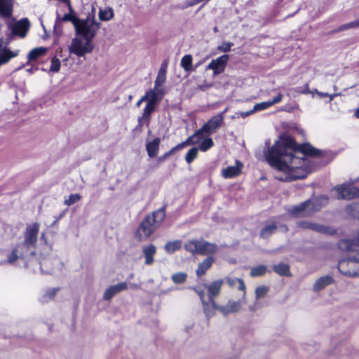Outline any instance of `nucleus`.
<instances>
[{"instance_id": "nucleus-1", "label": "nucleus", "mask_w": 359, "mask_h": 359, "mask_svg": "<svg viewBox=\"0 0 359 359\" xmlns=\"http://www.w3.org/2000/svg\"><path fill=\"white\" fill-rule=\"evenodd\" d=\"M320 151L306 143L295 146L292 140L280 139L265 153L269 165L282 172L276 178L280 181L302 179L312 171L309 158L320 156Z\"/></svg>"}, {"instance_id": "nucleus-2", "label": "nucleus", "mask_w": 359, "mask_h": 359, "mask_svg": "<svg viewBox=\"0 0 359 359\" xmlns=\"http://www.w3.org/2000/svg\"><path fill=\"white\" fill-rule=\"evenodd\" d=\"M339 248L345 251H359V231L353 238L344 239L339 242ZM339 271L346 276H359V253L357 256L339 261Z\"/></svg>"}, {"instance_id": "nucleus-3", "label": "nucleus", "mask_w": 359, "mask_h": 359, "mask_svg": "<svg viewBox=\"0 0 359 359\" xmlns=\"http://www.w3.org/2000/svg\"><path fill=\"white\" fill-rule=\"evenodd\" d=\"M328 201L326 196L313 198L291 207L288 212L293 217H308L320 210Z\"/></svg>"}, {"instance_id": "nucleus-4", "label": "nucleus", "mask_w": 359, "mask_h": 359, "mask_svg": "<svg viewBox=\"0 0 359 359\" xmlns=\"http://www.w3.org/2000/svg\"><path fill=\"white\" fill-rule=\"evenodd\" d=\"M165 217L163 209H159L148 215L139 226L136 236L140 241L147 239L152 233L161 225Z\"/></svg>"}, {"instance_id": "nucleus-5", "label": "nucleus", "mask_w": 359, "mask_h": 359, "mask_svg": "<svg viewBox=\"0 0 359 359\" xmlns=\"http://www.w3.org/2000/svg\"><path fill=\"white\" fill-rule=\"evenodd\" d=\"M100 27V23L95 20V15L89 14L85 19L79 18L75 32L77 36L93 40Z\"/></svg>"}, {"instance_id": "nucleus-6", "label": "nucleus", "mask_w": 359, "mask_h": 359, "mask_svg": "<svg viewBox=\"0 0 359 359\" xmlns=\"http://www.w3.org/2000/svg\"><path fill=\"white\" fill-rule=\"evenodd\" d=\"M184 249L193 255H206L214 254L217 251V246L215 243L204 240H190L185 243Z\"/></svg>"}, {"instance_id": "nucleus-7", "label": "nucleus", "mask_w": 359, "mask_h": 359, "mask_svg": "<svg viewBox=\"0 0 359 359\" xmlns=\"http://www.w3.org/2000/svg\"><path fill=\"white\" fill-rule=\"evenodd\" d=\"M91 39L82 37L72 39L71 45L69 46V51L78 57H83L86 54L93 51V46Z\"/></svg>"}, {"instance_id": "nucleus-8", "label": "nucleus", "mask_w": 359, "mask_h": 359, "mask_svg": "<svg viewBox=\"0 0 359 359\" xmlns=\"http://www.w3.org/2000/svg\"><path fill=\"white\" fill-rule=\"evenodd\" d=\"M226 111L225 109L224 111L220 114L212 116L207 123H205L201 128L198 130L200 131L201 135L203 136V134H206L208 135H212L215 133L222 126L224 122V114Z\"/></svg>"}, {"instance_id": "nucleus-9", "label": "nucleus", "mask_w": 359, "mask_h": 359, "mask_svg": "<svg viewBox=\"0 0 359 359\" xmlns=\"http://www.w3.org/2000/svg\"><path fill=\"white\" fill-rule=\"evenodd\" d=\"M30 22L26 18L20 19L18 21H9L8 22V29L14 36H18L24 38L30 27Z\"/></svg>"}, {"instance_id": "nucleus-10", "label": "nucleus", "mask_w": 359, "mask_h": 359, "mask_svg": "<svg viewBox=\"0 0 359 359\" xmlns=\"http://www.w3.org/2000/svg\"><path fill=\"white\" fill-rule=\"evenodd\" d=\"M337 199H351L359 197V189L344 184L334 188Z\"/></svg>"}, {"instance_id": "nucleus-11", "label": "nucleus", "mask_w": 359, "mask_h": 359, "mask_svg": "<svg viewBox=\"0 0 359 359\" xmlns=\"http://www.w3.org/2000/svg\"><path fill=\"white\" fill-rule=\"evenodd\" d=\"M296 226L300 229H310L318 233L332 235L336 231L329 226H326L320 224L314 223L309 221H298Z\"/></svg>"}, {"instance_id": "nucleus-12", "label": "nucleus", "mask_w": 359, "mask_h": 359, "mask_svg": "<svg viewBox=\"0 0 359 359\" xmlns=\"http://www.w3.org/2000/svg\"><path fill=\"white\" fill-rule=\"evenodd\" d=\"M166 81V65L163 64L158 72L157 76L154 81V90L160 97L163 98L165 94L164 83Z\"/></svg>"}, {"instance_id": "nucleus-13", "label": "nucleus", "mask_w": 359, "mask_h": 359, "mask_svg": "<svg viewBox=\"0 0 359 359\" xmlns=\"http://www.w3.org/2000/svg\"><path fill=\"white\" fill-rule=\"evenodd\" d=\"M39 226L40 225L37 222L27 226L25 231L24 245H31L33 247L35 245L37 241Z\"/></svg>"}, {"instance_id": "nucleus-14", "label": "nucleus", "mask_w": 359, "mask_h": 359, "mask_svg": "<svg viewBox=\"0 0 359 359\" xmlns=\"http://www.w3.org/2000/svg\"><path fill=\"white\" fill-rule=\"evenodd\" d=\"M229 58V56L228 55H223L217 59L212 60L206 67V70H212L214 75L222 73L225 69Z\"/></svg>"}, {"instance_id": "nucleus-15", "label": "nucleus", "mask_w": 359, "mask_h": 359, "mask_svg": "<svg viewBox=\"0 0 359 359\" xmlns=\"http://www.w3.org/2000/svg\"><path fill=\"white\" fill-rule=\"evenodd\" d=\"M67 5L69 8V13L65 14L63 16H60L57 13L55 20V25H59L63 22H71L75 28L79 18L75 15V12L73 8L72 7L71 3L68 2L67 3Z\"/></svg>"}, {"instance_id": "nucleus-16", "label": "nucleus", "mask_w": 359, "mask_h": 359, "mask_svg": "<svg viewBox=\"0 0 359 359\" xmlns=\"http://www.w3.org/2000/svg\"><path fill=\"white\" fill-rule=\"evenodd\" d=\"M245 301L242 298L241 300L238 301H229L227 304L224 306H219L218 308V311L222 313L224 316H227L228 314L236 313L239 311L242 307V303Z\"/></svg>"}, {"instance_id": "nucleus-17", "label": "nucleus", "mask_w": 359, "mask_h": 359, "mask_svg": "<svg viewBox=\"0 0 359 359\" xmlns=\"http://www.w3.org/2000/svg\"><path fill=\"white\" fill-rule=\"evenodd\" d=\"M128 289V284L126 282H121L116 285H111L104 292L103 299L107 301L111 300L114 296L122 291Z\"/></svg>"}, {"instance_id": "nucleus-18", "label": "nucleus", "mask_w": 359, "mask_h": 359, "mask_svg": "<svg viewBox=\"0 0 359 359\" xmlns=\"http://www.w3.org/2000/svg\"><path fill=\"white\" fill-rule=\"evenodd\" d=\"M223 283L224 280L219 279L214 280L209 284L205 285V287L208 290V299L215 300V298L220 294Z\"/></svg>"}, {"instance_id": "nucleus-19", "label": "nucleus", "mask_w": 359, "mask_h": 359, "mask_svg": "<svg viewBox=\"0 0 359 359\" xmlns=\"http://www.w3.org/2000/svg\"><path fill=\"white\" fill-rule=\"evenodd\" d=\"M243 164L238 161L235 165L228 166L222 171V175L224 178H233L238 176L241 172Z\"/></svg>"}, {"instance_id": "nucleus-20", "label": "nucleus", "mask_w": 359, "mask_h": 359, "mask_svg": "<svg viewBox=\"0 0 359 359\" xmlns=\"http://www.w3.org/2000/svg\"><path fill=\"white\" fill-rule=\"evenodd\" d=\"M161 100H154L153 101H149L147 102L145 107L144 108L142 116L138 118L139 123L143 120H146L147 122L149 121L151 113L155 110L158 103Z\"/></svg>"}, {"instance_id": "nucleus-21", "label": "nucleus", "mask_w": 359, "mask_h": 359, "mask_svg": "<svg viewBox=\"0 0 359 359\" xmlns=\"http://www.w3.org/2000/svg\"><path fill=\"white\" fill-rule=\"evenodd\" d=\"M18 55V53L13 52L6 46H4L2 40L0 39V62L1 66L7 63L11 58Z\"/></svg>"}, {"instance_id": "nucleus-22", "label": "nucleus", "mask_w": 359, "mask_h": 359, "mask_svg": "<svg viewBox=\"0 0 359 359\" xmlns=\"http://www.w3.org/2000/svg\"><path fill=\"white\" fill-rule=\"evenodd\" d=\"M14 0H0V15L10 18L13 15Z\"/></svg>"}, {"instance_id": "nucleus-23", "label": "nucleus", "mask_w": 359, "mask_h": 359, "mask_svg": "<svg viewBox=\"0 0 359 359\" xmlns=\"http://www.w3.org/2000/svg\"><path fill=\"white\" fill-rule=\"evenodd\" d=\"M142 252L145 257L144 264L151 265L154 262V256L156 252V247L153 244L144 245L142 248Z\"/></svg>"}, {"instance_id": "nucleus-24", "label": "nucleus", "mask_w": 359, "mask_h": 359, "mask_svg": "<svg viewBox=\"0 0 359 359\" xmlns=\"http://www.w3.org/2000/svg\"><path fill=\"white\" fill-rule=\"evenodd\" d=\"M215 259L210 256L206 257L203 262L198 264V268L196 271L197 276L201 277L203 276L207 271L212 266Z\"/></svg>"}, {"instance_id": "nucleus-25", "label": "nucleus", "mask_w": 359, "mask_h": 359, "mask_svg": "<svg viewBox=\"0 0 359 359\" xmlns=\"http://www.w3.org/2000/svg\"><path fill=\"white\" fill-rule=\"evenodd\" d=\"M203 311L207 318H210L215 315V311L218 310V306L214 299H208V302H203Z\"/></svg>"}, {"instance_id": "nucleus-26", "label": "nucleus", "mask_w": 359, "mask_h": 359, "mask_svg": "<svg viewBox=\"0 0 359 359\" xmlns=\"http://www.w3.org/2000/svg\"><path fill=\"white\" fill-rule=\"evenodd\" d=\"M226 281L231 287H237L238 289L243 292V299H245V285L242 279L232 277H226Z\"/></svg>"}, {"instance_id": "nucleus-27", "label": "nucleus", "mask_w": 359, "mask_h": 359, "mask_svg": "<svg viewBox=\"0 0 359 359\" xmlns=\"http://www.w3.org/2000/svg\"><path fill=\"white\" fill-rule=\"evenodd\" d=\"M160 143L159 137H156L154 140L147 142L146 149L149 157L154 158L157 156Z\"/></svg>"}, {"instance_id": "nucleus-28", "label": "nucleus", "mask_w": 359, "mask_h": 359, "mask_svg": "<svg viewBox=\"0 0 359 359\" xmlns=\"http://www.w3.org/2000/svg\"><path fill=\"white\" fill-rule=\"evenodd\" d=\"M333 278L330 276H325L318 278L314 283L313 289L314 291H319L325 288L326 286L332 284Z\"/></svg>"}, {"instance_id": "nucleus-29", "label": "nucleus", "mask_w": 359, "mask_h": 359, "mask_svg": "<svg viewBox=\"0 0 359 359\" xmlns=\"http://www.w3.org/2000/svg\"><path fill=\"white\" fill-rule=\"evenodd\" d=\"M47 51V48L43 47H38L32 49L27 55L28 62L36 60L39 57L43 55Z\"/></svg>"}, {"instance_id": "nucleus-30", "label": "nucleus", "mask_w": 359, "mask_h": 359, "mask_svg": "<svg viewBox=\"0 0 359 359\" xmlns=\"http://www.w3.org/2000/svg\"><path fill=\"white\" fill-rule=\"evenodd\" d=\"M98 17L100 20L109 21L114 17V10L111 7L100 8L99 10Z\"/></svg>"}, {"instance_id": "nucleus-31", "label": "nucleus", "mask_w": 359, "mask_h": 359, "mask_svg": "<svg viewBox=\"0 0 359 359\" xmlns=\"http://www.w3.org/2000/svg\"><path fill=\"white\" fill-rule=\"evenodd\" d=\"M182 247V241L176 240L173 241H169L165 243L164 249L167 253L172 254L175 251L180 250Z\"/></svg>"}, {"instance_id": "nucleus-32", "label": "nucleus", "mask_w": 359, "mask_h": 359, "mask_svg": "<svg viewBox=\"0 0 359 359\" xmlns=\"http://www.w3.org/2000/svg\"><path fill=\"white\" fill-rule=\"evenodd\" d=\"M273 271L280 276H290V267L286 264H278L274 265L273 267Z\"/></svg>"}, {"instance_id": "nucleus-33", "label": "nucleus", "mask_w": 359, "mask_h": 359, "mask_svg": "<svg viewBox=\"0 0 359 359\" xmlns=\"http://www.w3.org/2000/svg\"><path fill=\"white\" fill-rule=\"evenodd\" d=\"M58 290V287L50 288L47 290L45 292V293L41 296L40 301L43 303H46L49 302L50 300L53 299L55 297Z\"/></svg>"}, {"instance_id": "nucleus-34", "label": "nucleus", "mask_w": 359, "mask_h": 359, "mask_svg": "<svg viewBox=\"0 0 359 359\" xmlns=\"http://www.w3.org/2000/svg\"><path fill=\"white\" fill-rule=\"evenodd\" d=\"M203 138V136L201 135L200 131L196 130L192 135L189 137L184 142L187 146L191 144H197Z\"/></svg>"}, {"instance_id": "nucleus-35", "label": "nucleus", "mask_w": 359, "mask_h": 359, "mask_svg": "<svg viewBox=\"0 0 359 359\" xmlns=\"http://www.w3.org/2000/svg\"><path fill=\"white\" fill-rule=\"evenodd\" d=\"M181 66L186 72L192 70V57L191 55H186L182 58Z\"/></svg>"}, {"instance_id": "nucleus-36", "label": "nucleus", "mask_w": 359, "mask_h": 359, "mask_svg": "<svg viewBox=\"0 0 359 359\" xmlns=\"http://www.w3.org/2000/svg\"><path fill=\"white\" fill-rule=\"evenodd\" d=\"M267 271V266L265 265H259L254 267L250 271V276L252 277L262 276L266 273Z\"/></svg>"}, {"instance_id": "nucleus-37", "label": "nucleus", "mask_w": 359, "mask_h": 359, "mask_svg": "<svg viewBox=\"0 0 359 359\" xmlns=\"http://www.w3.org/2000/svg\"><path fill=\"white\" fill-rule=\"evenodd\" d=\"M276 229L277 226L273 224L266 225L261 231L260 236L264 238H266L272 233H273L276 231Z\"/></svg>"}, {"instance_id": "nucleus-38", "label": "nucleus", "mask_w": 359, "mask_h": 359, "mask_svg": "<svg viewBox=\"0 0 359 359\" xmlns=\"http://www.w3.org/2000/svg\"><path fill=\"white\" fill-rule=\"evenodd\" d=\"M142 102L153 101L154 100H162L154 90L151 89L149 90L144 96L140 99Z\"/></svg>"}, {"instance_id": "nucleus-39", "label": "nucleus", "mask_w": 359, "mask_h": 359, "mask_svg": "<svg viewBox=\"0 0 359 359\" xmlns=\"http://www.w3.org/2000/svg\"><path fill=\"white\" fill-rule=\"evenodd\" d=\"M201 141V143L199 146L198 149H200L202 151H208L214 144L213 140L210 137L205 138L203 137V138Z\"/></svg>"}, {"instance_id": "nucleus-40", "label": "nucleus", "mask_w": 359, "mask_h": 359, "mask_svg": "<svg viewBox=\"0 0 359 359\" xmlns=\"http://www.w3.org/2000/svg\"><path fill=\"white\" fill-rule=\"evenodd\" d=\"M198 152V148L193 147L189 150L185 156V160L187 163L190 164L197 157Z\"/></svg>"}, {"instance_id": "nucleus-41", "label": "nucleus", "mask_w": 359, "mask_h": 359, "mask_svg": "<svg viewBox=\"0 0 359 359\" xmlns=\"http://www.w3.org/2000/svg\"><path fill=\"white\" fill-rule=\"evenodd\" d=\"M187 278V275L183 272L176 273L172 275V280L177 284L183 283Z\"/></svg>"}, {"instance_id": "nucleus-42", "label": "nucleus", "mask_w": 359, "mask_h": 359, "mask_svg": "<svg viewBox=\"0 0 359 359\" xmlns=\"http://www.w3.org/2000/svg\"><path fill=\"white\" fill-rule=\"evenodd\" d=\"M269 288L267 286L262 285L255 289V297L257 299L264 297L269 292Z\"/></svg>"}, {"instance_id": "nucleus-43", "label": "nucleus", "mask_w": 359, "mask_h": 359, "mask_svg": "<svg viewBox=\"0 0 359 359\" xmlns=\"http://www.w3.org/2000/svg\"><path fill=\"white\" fill-rule=\"evenodd\" d=\"M81 198L80 194H74L69 196L65 200V204L66 205L70 206L73 205L74 203L78 202Z\"/></svg>"}, {"instance_id": "nucleus-44", "label": "nucleus", "mask_w": 359, "mask_h": 359, "mask_svg": "<svg viewBox=\"0 0 359 359\" xmlns=\"http://www.w3.org/2000/svg\"><path fill=\"white\" fill-rule=\"evenodd\" d=\"M32 247V246L31 245H24V241H23L21 243L18 244L15 247V249H18V251L20 255L22 256L25 254H26Z\"/></svg>"}, {"instance_id": "nucleus-45", "label": "nucleus", "mask_w": 359, "mask_h": 359, "mask_svg": "<svg viewBox=\"0 0 359 359\" xmlns=\"http://www.w3.org/2000/svg\"><path fill=\"white\" fill-rule=\"evenodd\" d=\"M60 68V61L57 57H54L51 60L50 71L53 72H57Z\"/></svg>"}, {"instance_id": "nucleus-46", "label": "nucleus", "mask_w": 359, "mask_h": 359, "mask_svg": "<svg viewBox=\"0 0 359 359\" xmlns=\"http://www.w3.org/2000/svg\"><path fill=\"white\" fill-rule=\"evenodd\" d=\"M270 107H271V104L269 102V101H266V102H262L256 104L253 108H254V111H255V112H256V111L266 109Z\"/></svg>"}, {"instance_id": "nucleus-47", "label": "nucleus", "mask_w": 359, "mask_h": 359, "mask_svg": "<svg viewBox=\"0 0 359 359\" xmlns=\"http://www.w3.org/2000/svg\"><path fill=\"white\" fill-rule=\"evenodd\" d=\"M359 27V18L354 21L343 25L340 27V30L347 29H353Z\"/></svg>"}, {"instance_id": "nucleus-48", "label": "nucleus", "mask_w": 359, "mask_h": 359, "mask_svg": "<svg viewBox=\"0 0 359 359\" xmlns=\"http://www.w3.org/2000/svg\"><path fill=\"white\" fill-rule=\"evenodd\" d=\"M233 46V43L231 42H223V43H222L221 45L218 46L217 50L221 52L226 53V52L230 51V50Z\"/></svg>"}, {"instance_id": "nucleus-49", "label": "nucleus", "mask_w": 359, "mask_h": 359, "mask_svg": "<svg viewBox=\"0 0 359 359\" xmlns=\"http://www.w3.org/2000/svg\"><path fill=\"white\" fill-rule=\"evenodd\" d=\"M18 249H13L12 252L8 256V262L11 264L16 261L19 257L18 255Z\"/></svg>"}, {"instance_id": "nucleus-50", "label": "nucleus", "mask_w": 359, "mask_h": 359, "mask_svg": "<svg viewBox=\"0 0 359 359\" xmlns=\"http://www.w3.org/2000/svg\"><path fill=\"white\" fill-rule=\"evenodd\" d=\"M283 97V95L281 93H279L277 96L274 97L272 100H269V102L271 103V106L279 103L281 102Z\"/></svg>"}, {"instance_id": "nucleus-51", "label": "nucleus", "mask_w": 359, "mask_h": 359, "mask_svg": "<svg viewBox=\"0 0 359 359\" xmlns=\"http://www.w3.org/2000/svg\"><path fill=\"white\" fill-rule=\"evenodd\" d=\"M296 91L302 94H308L310 93L309 85L306 84L303 88H299Z\"/></svg>"}, {"instance_id": "nucleus-52", "label": "nucleus", "mask_w": 359, "mask_h": 359, "mask_svg": "<svg viewBox=\"0 0 359 359\" xmlns=\"http://www.w3.org/2000/svg\"><path fill=\"white\" fill-rule=\"evenodd\" d=\"M195 291L196 292L198 295L200 297L201 302L203 303V302H205L204 300V295H205L204 291L203 290H198V289H195Z\"/></svg>"}, {"instance_id": "nucleus-53", "label": "nucleus", "mask_w": 359, "mask_h": 359, "mask_svg": "<svg viewBox=\"0 0 359 359\" xmlns=\"http://www.w3.org/2000/svg\"><path fill=\"white\" fill-rule=\"evenodd\" d=\"M255 112V111H254V108H252V109H251L250 111H245V112H241V116L243 117V118H245L246 116H248L252 114Z\"/></svg>"}, {"instance_id": "nucleus-54", "label": "nucleus", "mask_w": 359, "mask_h": 359, "mask_svg": "<svg viewBox=\"0 0 359 359\" xmlns=\"http://www.w3.org/2000/svg\"><path fill=\"white\" fill-rule=\"evenodd\" d=\"M211 86V84H204L202 86H198V88L201 90H205Z\"/></svg>"}, {"instance_id": "nucleus-55", "label": "nucleus", "mask_w": 359, "mask_h": 359, "mask_svg": "<svg viewBox=\"0 0 359 359\" xmlns=\"http://www.w3.org/2000/svg\"><path fill=\"white\" fill-rule=\"evenodd\" d=\"M199 3H200V1H199L198 0H191V1L188 3V4H187V7L193 6H194V5H196V4H199Z\"/></svg>"}, {"instance_id": "nucleus-56", "label": "nucleus", "mask_w": 359, "mask_h": 359, "mask_svg": "<svg viewBox=\"0 0 359 359\" xmlns=\"http://www.w3.org/2000/svg\"><path fill=\"white\" fill-rule=\"evenodd\" d=\"M177 151V149H175V147H174L173 148H172L168 152L166 153V155H172L173 154L175 151Z\"/></svg>"}, {"instance_id": "nucleus-57", "label": "nucleus", "mask_w": 359, "mask_h": 359, "mask_svg": "<svg viewBox=\"0 0 359 359\" xmlns=\"http://www.w3.org/2000/svg\"><path fill=\"white\" fill-rule=\"evenodd\" d=\"M354 116H355L357 118H359V107H358V108H357V109L355 110Z\"/></svg>"}, {"instance_id": "nucleus-58", "label": "nucleus", "mask_w": 359, "mask_h": 359, "mask_svg": "<svg viewBox=\"0 0 359 359\" xmlns=\"http://www.w3.org/2000/svg\"><path fill=\"white\" fill-rule=\"evenodd\" d=\"M175 149H177V151H178V150L182 149V147H181L180 144H178L177 145L175 146Z\"/></svg>"}, {"instance_id": "nucleus-59", "label": "nucleus", "mask_w": 359, "mask_h": 359, "mask_svg": "<svg viewBox=\"0 0 359 359\" xmlns=\"http://www.w3.org/2000/svg\"><path fill=\"white\" fill-rule=\"evenodd\" d=\"M182 149L184 148L185 147H187V145L185 144V143L184 142L180 143Z\"/></svg>"}, {"instance_id": "nucleus-60", "label": "nucleus", "mask_w": 359, "mask_h": 359, "mask_svg": "<svg viewBox=\"0 0 359 359\" xmlns=\"http://www.w3.org/2000/svg\"><path fill=\"white\" fill-rule=\"evenodd\" d=\"M142 102L140 100H139L137 101V102L136 103V106H137V107H140V106L141 105V104H142Z\"/></svg>"}, {"instance_id": "nucleus-61", "label": "nucleus", "mask_w": 359, "mask_h": 359, "mask_svg": "<svg viewBox=\"0 0 359 359\" xmlns=\"http://www.w3.org/2000/svg\"><path fill=\"white\" fill-rule=\"evenodd\" d=\"M131 286L134 288H139L138 285L135 284H132Z\"/></svg>"}, {"instance_id": "nucleus-62", "label": "nucleus", "mask_w": 359, "mask_h": 359, "mask_svg": "<svg viewBox=\"0 0 359 359\" xmlns=\"http://www.w3.org/2000/svg\"><path fill=\"white\" fill-rule=\"evenodd\" d=\"M170 155H166V153L161 157L162 159H164L165 158H167L168 156H169Z\"/></svg>"}, {"instance_id": "nucleus-63", "label": "nucleus", "mask_w": 359, "mask_h": 359, "mask_svg": "<svg viewBox=\"0 0 359 359\" xmlns=\"http://www.w3.org/2000/svg\"><path fill=\"white\" fill-rule=\"evenodd\" d=\"M44 273H53V270H50V271H48V270H47V271H44Z\"/></svg>"}, {"instance_id": "nucleus-64", "label": "nucleus", "mask_w": 359, "mask_h": 359, "mask_svg": "<svg viewBox=\"0 0 359 359\" xmlns=\"http://www.w3.org/2000/svg\"><path fill=\"white\" fill-rule=\"evenodd\" d=\"M41 239L45 238V234L43 233L41 234Z\"/></svg>"}]
</instances>
